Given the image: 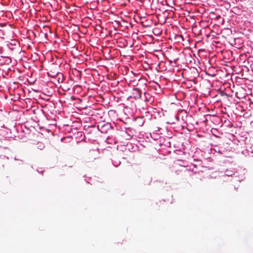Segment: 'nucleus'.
<instances>
[{
    "mask_svg": "<svg viewBox=\"0 0 253 253\" xmlns=\"http://www.w3.org/2000/svg\"><path fill=\"white\" fill-rule=\"evenodd\" d=\"M66 83H64L63 84V88L64 90H70L71 86H69L66 84Z\"/></svg>",
    "mask_w": 253,
    "mask_h": 253,
    "instance_id": "7ed1b4c3",
    "label": "nucleus"
},
{
    "mask_svg": "<svg viewBox=\"0 0 253 253\" xmlns=\"http://www.w3.org/2000/svg\"><path fill=\"white\" fill-rule=\"evenodd\" d=\"M62 80H61V83H63V79H63V76H62Z\"/></svg>",
    "mask_w": 253,
    "mask_h": 253,
    "instance_id": "39448f33",
    "label": "nucleus"
},
{
    "mask_svg": "<svg viewBox=\"0 0 253 253\" xmlns=\"http://www.w3.org/2000/svg\"><path fill=\"white\" fill-rule=\"evenodd\" d=\"M0 148H3L6 149L7 147L4 145L1 139H0Z\"/></svg>",
    "mask_w": 253,
    "mask_h": 253,
    "instance_id": "20e7f679",
    "label": "nucleus"
},
{
    "mask_svg": "<svg viewBox=\"0 0 253 253\" xmlns=\"http://www.w3.org/2000/svg\"><path fill=\"white\" fill-rule=\"evenodd\" d=\"M98 130L102 133H107L108 131L111 130V126L109 123L104 124L101 126L98 125Z\"/></svg>",
    "mask_w": 253,
    "mask_h": 253,
    "instance_id": "f257e3e1",
    "label": "nucleus"
},
{
    "mask_svg": "<svg viewBox=\"0 0 253 253\" xmlns=\"http://www.w3.org/2000/svg\"><path fill=\"white\" fill-rule=\"evenodd\" d=\"M135 94L134 98L140 99L141 97V91L139 88H134L133 89V93Z\"/></svg>",
    "mask_w": 253,
    "mask_h": 253,
    "instance_id": "f03ea898",
    "label": "nucleus"
}]
</instances>
